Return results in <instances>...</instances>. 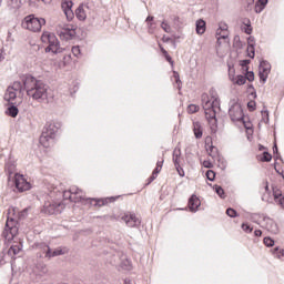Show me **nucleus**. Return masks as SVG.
<instances>
[{
    "label": "nucleus",
    "mask_w": 284,
    "mask_h": 284,
    "mask_svg": "<svg viewBox=\"0 0 284 284\" xmlns=\"http://www.w3.org/2000/svg\"><path fill=\"white\" fill-rule=\"evenodd\" d=\"M21 80L30 99L38 103H48V90L50 87L43 80H39L32 74H23Z\"/></svg>",
    "instance_id": "f257e3e1"
},
{
    "label": "nucleus",
    "mask_w": 284,
    "mask_h": 284,
    "mask_svg": "<svg viewBox=\"0 0 284 284\" xmlns=\"http://www.w3.org/2000/svg\"><path fill=\"white\" fill-rule=\"evenodd\" d=\"M62 125L59 121H49L45 123L40 136V143L43 148H50V141H54L57 132L61 130Z\"/></svg>",
    "instance_id": "f03ea898"
},
{
    "label": "nucleus",
    "mask_w": 284,
    "mask_h": 284,
    "mask_svg": "<svg viewBox=\"0 0 284 284\" xmlns=\"http://www.w3.org/2000/svg\"><path fill=\"white\" fill-rule=\"evenodd\" d=\"M42 43H48V47L44 49L47 53L52 52V54H61L63 48H61V42L59 38L50 31H44L41 36Z\"/></svg>",
    "instance_id": "7ed1b4c3"
},
{
    "label": "nucleus",
    "mask_w": 284,
    "mask_h": 284,
    "mask_svg": "<svg viewBox=\"0 0 284 284\" xmlns=\"http://www.w3.org/2000/svg\"><path fill=\"white\" fill-rule=\"evenodd\" d=\"M23 28L30 30L31 32H41V28L45 26L44 18H37L34 14H29L24 18L22 22Z\"/></svg>",
    "instance_id": "20e7f679"
},
{
    "label": "nucleus",
    "mask_w": 284,
    "mask_h": 284,
    "mask_svg": "<svg viewBox=\"0 0 284 284\" xmlns=\"http://www.w3.org/2000/svg\"><path fill=\"white\" fill-rule=\"evenodd\" d=\"M205 119L209 122L212 134L219 132V120L216 119V110L210 109V104H202Z\"/></svg>",
    "instance_id": "39448f33"
},
{
    "label": "nucleus",
    "mask_w": 284,
    "mask_h": 284,
    "mask_svg": "<svg viewBox=\"0 0 284 284\" xmlns=\"http://www.w3.org/2000/svg\"><path fill=\"white\" fill-rule=\"evenodd\" d=\"M231 106L229 109V115L231 121H243L245 123V113H243V106L236 102V100L231 101Z\"/></svg>",
    "instance_id": "423d86ee"
},
{
    "label": "nucleus",
    "mask_w": 284,
    "mask_h": 284,
    "mask_svg": "<svg viewBox=\"0 0 284 284\" xmlns=\"http://www.w3.org/2000/svg\"><path fill=\"white\" fill-rule=\"evenodd\" d=\"M14 187L18 190V192H28V190L32 189V184L26 180V176L20 173H14L13 179H11Z\"/></svg>",
    "instance_id": "0eeeda50"
},
{
    "label": "nucleus",
    "mask_w": 284,
    "mask_h": 284,
    "mask_svg": "<svg viewBox=\"0 0 284 284\" xmlns=\"http://www.w3.org/2000/svg\"><path fill=\"white\" fill-rule=\"evenodd\" d=\"M37 248L41 250L42 254H44V258H48L49 261L50 258H54L55 256H63L62 248L52 250L47 243L37 244Z\"/></svg>",
    "instance_id": "6e6552de"
},
{
    "label": "nucleus",
    "mask_w": 284,
    "mask_h": 284,
    "mask_svg": "<svg viewBox=\"0 0 284 284\" xmlns=\"http://www.w3.org/2000/svg\"><path fill=\"white\" fill-rule=\"evenodd\" d=\"M41 212L49 216H52V214H61V203L47 201L44 202Z\"/></svg>",
    "instance_id": "1a4fd4ad"
},
{
    "label": "nucleus",
    "mask_w": 284,
    "mask_h": 284,
    "mask_svg": "<svg viewBox=\"0 0 284 284\" xmlns=\"http://www.w3.org/2000/svg\"><path fill=\"white\" fill-rule=\"evenodd\" d=\"M212 101L207 98V94L202 95V105H209V109L213 110H221V100H219V97L214 95V92L211 91Z\"/></svg>",
    "instance_id": "9d476101"
},
{
    "label": "nucleus",
    "mask_w": 284,
    "mask_h": 284,
    "mask_svg": "<svg viewBox=\"0 0 284 284\" xmlns=\"http://www.w3.org/2000/svg\"><path fill=\"white\" fill-rule=\"evenodd\" d=\"M73 6H74V2H72V0H62L61 2V8L68 21H72L74 19V11H72Z\"/></svg>",
    "instance_id": "9b49d317"
},
{
    "label": "nucleus",
    "mask_w": 284,
    "mask_h": 284,
    "mask_svg": "<svg viewBox=\"0 0 284 284\" xmlns=\"http://www.w3.org/2000/svg\"><path fill=\"white\" fill-rule=\"evenodd\" d=\"M6 232L11 235L9 239H14L19 233V227H17V221L12 217H8L4 226Z\"/></svg>",
    "instance_id": "f8f14e48"
},
{
    "label": "nucleus",
    "mask_w": 284,
    "mask_h": 284,
    "mask_svg": "<svg viewBox=\"0 0 284 284\" xmlns=\"http://www.w3.org/2000/svg\"><path fill=\"white\" fill-rule=\"evenodd\" d=\"M118 199H120V195L103 197V199H90V201H91V203H94L93 205L95 207H103V205L114 203V201H118Z\"/></svg>",
    "instance_id": "ddd939ff"
},
{
    "label": "nucleus",
    "mask_w": 284,
    "mask_h": 284,
    "mask_svg": "<svg viewBox=\"0 0 284 284\" xmlns=\"http://www.w3.org/2000/svg\"><path fill=\"white\" fill-rule=\"evenodd\" d=\"M122 221L126 223L128 227H139L141 225V220L134 213L122 216Z\"/></svg>",
    "instance_id": "4468645a"
},
{
    "label": "nucleus",
    "mask_w": 284,
    "mask_h": 284,
    "mask_svg": "<svg viewBox=\"0 0 284 284\" xmlns=\"http://www.w3.org/2000/svg\"><path fill=\"white\" fill-rule=\"evenodd\" d=\"M189 211L195 214V212H199V207H201V200L196 194H192L187 202Z\"/></svg>",
    "instance_id": "2eb2a0df"
},
{
    "label": "nucleus",
    "mask_w": 284,
    "mask_h": 284,
    "mask_svg": "<svg viewBox=\"0 0 284 284\" xmlns=\"http://www.w3.org/2000/svg\"><path fill=\"white\" fill-rule=\"evenodd\" d=\"M263 221L266 223V229L272 234H278V224L272 217L263 215Z\"/></svg>",
    "instance_id": "dca6fc26"
},
{
    "label": "nucleus",
    "mask_w": 284,
    "mask_h": 284,
    "mask_svg": "<svg viewBox=\"0 0 284 284\" xmlns=\"http://www.w3.org/2000/svg\"><path fill=\"white\" fill-rule=\"evenodd\" d=\"M6 173L8 175V181H12L14 179V174H17V165L13 162H7L4 165Z\"/></svg>",
    "instance_id": "f3484780"
},
{
    "label": "nucleus",
    "mask_w": 284,
    "mask_h": 284,
    "mask_svg": "<svg viewBox=\"0 0 284 284\" xmlns=\"http://www.w3.org/2000/svg\"><path fill=\"white\" fill-rule=\"evenodd\" d=\"M206 28H207V24H206L205 20L199 19L195 22V32H196V34H205Z\"/></svg>",
    "instance_id": "a211bd4d"
},
{
    "label": "nucleus",
    "mask_w": 284,
    "mask_h": 284,
    "mask_svg": "<svg viewBox=\"0 0 284 284\" xmlns=\"http://www.w3.org/2000/svg\"><path fill=\"white\" fill-rule=\"evenodd\" d=\"M193 132L195 139H203V126L201 122H193Z\"/></svg>",
    "instance_id": "6ab92c4d"
},
{
    "label": "nucleus",
    "mask_w": 284,
    "mask_h": 284,
    "mask_svg": "<svg viewBox=\"0 0 284 284\" xmlns=\"http://www.w3.org/2000/svg\"><path fill=\"white\" fill-rule=\"evenodd\" d=\"M181 148L176 146L173 150L172 161L174 165H181Z\"/></svg>",
    "instance_id": "aec40b11"
},
{
    "label": "nucleus",
    "mask_w": 284,
    "mask_h": 284,
    "mask_svg": "<svg viewBox=\"0 0 284 284\" xmlns=\"http://www.w3.org/2000/svg\"><path fill=\"white\" fill-rule=\"evenodd\" d=\"M6 113L8 114V116H11L12 119H17V116L19 115V108H17V105H14L13 103H11L8 108Z\"/></svg>",
    "instance_id": "412c9836"
},
{
    "label": "nucleus",
    "mask_w": 284,
    "mask_h": 284,
    "mask_svg": "<svg viewBox=\"0 0 284 284\" xmlns=\"http://www.w3.org/2000/svg\"><path fill=\"white\" fill-rule=\"evenodd\" d=\"M75 17L79 21H85V19H88V16L85 14V9H83V4H80L75 10Z\"/></svg>",
    "instance_id": "4be33fe9"
},
{
    "label": "nucleus",
    "mask_w": 284,
    "mask_h": 284,
    "mask_svg": "<svg viewBox=\"0 0 284 284\" xmlns=\"http://www.w3.org/2000/svg\"><path fill=\"white\" fill-rule=\"evenodd\" d=\"M61 34H63V37H65V39H74V37L77 36V29L67 27L63 29Z\"/></svg>",
    "instance_id": "5701e85b"
},
{
    "label": "nucleus",
    "mask_w": 284,
    "mask_h": 284,
    "mask_svg": "<svg viewBox=\"0 0 284 284\" xmlns=\"http://www.w3.org/2000/svg\"><path fill=\"white\" fill-rule=\"evenodd\" d=\"M258 68H260V71L262 72H266L268 74L270 72H272V64H270L267 60H261Z\"/></svg>",
    "instance_id": "b1692460"
},
{
    "label": "nucleus",
    "mask_w": 284,
    "mask_h": 284,
    "mask_svg": "<svg viewBox=\"0 0 284 284\" xmlns=\"http://www.w3.org/2000/svg\"><path fill=\"white\" fill-rule=\"evenodd\" d=\"M77 194H79V187L72 186L69 189V191H65L63 193V196H64V199H69L70 201H73L72 195L77 196Z\"/></svg>",
    "instance_id": "393cba45"
},
{
    "label": "nucleus",
    "mask_w": 284,
    "mask_h": 284,
    "mask_svg": "<svg viewBox=\"0 0 284 284\" xmlns=\"http://www.w3.org/2000/svg\"><path fill=\"white\" fill-rule=\"evenodd\" d=\"M17 99V91L11 89L10 87L7 89V92L4 93V101H14Z\"/></svg>",
    "instance_id": "a878e982"
},
{
    "label": "nucleus",
    "mask_w": 284,
    "mask_h": 284,
    "mask_svg": "<svg viewBox=\"0 0 284 284\" xmlns=\"http://www.w3.org/2000/svg\"><path fill=\"white\" fill-rule=\"evenodd\" d=\"M9 88L14 92H23V90H26V87L23 85V80L13 82V84Z\"/></svg>",
    "instance_id": "bb28decb"
},
{
    "label": "nucleus",
    "mask_w": 284,
    "mask_h": 284,
    "mask_svg": "<svg viewBox=\"0 0 284 284\" xmlns=\"http://www.w3.org/2000/svg\"><path fill=\"white\" fill-rule=\"evenodd\" d=\"M271 253L275 258H284V248H281L280 246H275L273 250H271Z\"/></svg>",
    "instance_id": "cd10ccee"
},
{
    "label": "nucleus",
    "mask_w": 284,
    "mask_h": 284,
    "mask_svg": "<svg viewBox=\"0 0 284 284\" xmlns=\"http://www.w3.org/2000/svg\"><path fill=\"white\" fill-rule=\"evenodd\" d=\"M246 52L250 59H254L256 57V44H247Z\"/></svg>",
    "instance_id": "c85d7f7f"
},
{
    "label": "nucleus",
    "mask_w": 284,
    "mask_h": 284,
    "mask_svg": "<svg viewBox=\"0 0 284 284\" xmlns=\"http://www.w3.org/2000/svg\"><path fill=\"white\" fill-rule=\"evenodd\" d=\"M214 192L220 196V199H225V190H223V186L214 184L213 185Z\"/></svg>",
    "instance_id": "c756f323"
},
{
    "label": "nucleus",
    "mask_w": 284,
    "mask_h": 284,
    "mask_svg": "<svg viewBox=\"0 0 284 284\" xmlns=\"http://www.w3.org/2000/svg\"><path fill=\"white\" fill-rule=\"evenodd\" d=\"M233 83H234L235 85H245V83H247V80H246L245 75H243V74H237V75H236V79L234 78Z\"/></svg>",
    "instance_id": "7c9ffc66"
},
{
    "label": "nucleus",
    "mask_w": 284,
    "mask_h": 284,
    "mask_svg": "<svg viewBox=\"0 0 284 284\" xmlns=\"http://www.w3.org/2000/svg\"><path fill=\"white\" fill-rule=\"evenodd\" d=\"M243 23L245 26L244 29H243V32L245 34H252V31H253L252 21L250 19H246Z\"/></svg>",
    "instance_id": "2f4dec72"
},
{
    "label": "nucleus",
    "mask_w": 284,
    "mask_h": 284,
    "mask_svg": "<svg viewBox=\"0 0 284 284\" xmlns=\"http://www.w3.org/2000/svg\"><path fill=\"white\" fill-rule=\"evenodd\" d=\"M173 79L178 84V90H181L183 82L181 81V75L179 74V71H173Z\"/></svg>",
    "instance_id": "473e14b6"
},
{
    "label": "nucleus",
    "mask_w": 284,
    "mask_h": 284,
    "mask_svg": "<svg viewBox=\"0 0 284 284\" xmlns=\"http://www.w3.org/2000/svg\"><path fill=\"white\" fill-rule=\"evenodd\" d=\"M272 190H273V196L275 202H277L280 199H283V192H281L278 187L273 186Z\"/></svg>",
    "instance_id": "72a5a7b5"
},
{
    "label": "nucleus",
    "mask_w": 284,
    "mask_h": 284,
    "mask_svg": "<svg viewBox=\"0 0 284 284\" xmlns=\"http://www.w3.org/2000/svg\"><path fill=\"white\" fill-rule=\"evenodd\" d=\"M250 63H252V60L250 59H244L240 61V65L244 70V72H247V70H250Z\"/></svg>",
    "instance_id": "f704fd0d"
},
{
    "label": "nucleus",
    "mask_w": 284,
    "mask_h": 284,
    "mask_svg": "<svg viewBox=\"0 0 284 284\" xmlns=\"http://www.w3.org/2000/svg\"><path fill=\"white\" fill-rule=\"evenodd\" d=\"M263 243L266 247H274L276 242L271 236H265Z\"/></svg>",
    "instance_id": "c9c22d12"
},
{
    "label": "nucleus",
    "mask_w": 284,
    "mask_h": 284,
    "mask_svg": "<svg viewBox=\"0 0 284 284\" xmlns=\"http://www.w3.org/2000/svg\"><path fill=\"white\" fill-rule=\"evenodd\" d=\"M262 122L270 123V111L267 109L261 111Z\"/></svg>",
    "instance_id": "e433bc0d"
},
{
    "label": "nucleus",
    "mask_w": 284,
    "mask_h": 284,
    "mask_svg": "<svg viewBox=\"0 0 284 284\" xmlns=\"http://www.w3.org/2000/svg\"><path fill=\"white\" fill-rule=\"evenodd\" d=\"M261 161H262V163H270V161H272V155L270 154V152L264 151L262 153Z\"/></svg>",
    "instance_id": "4c0bfd02"
},
{
    "label": "nucleus",
    "mask_w": 284,
    "mask_h": 284,
    "mask_svg": "<svg viewBox=\"0 0 284 284\" xmlns=\"http://www.w3.org/2000/svg\"><path fill=\"white\" fill-rule=\"evenodd\" d=\"M258 77L261 83H267V77H270V73L258 70Z\"/></svg>",
    "instance_id": "58836bf2"
},
{
    "label": "nucleus",
    "mask_w": 284,
    "mask_h": 284,
    "mask_svg": "<svg viewBox=\"0 0 284 284\" xmlns=\"http://www.w3.org/2000/svg\"><path fill=\"white\" fill-rule=\"evenodd\" d=\"M199 110H201V108L196 104H189V106H187L189 114H196V112H199Z\"/></svg>",
    "instance_id": "ea45409f"
},
{
    "label": "nucleus",
    "mask_w": 284,
    "mask_h": 284,
    "mask_svg": "<svg viewBox=\"0 0 284 284\" xmlns=\"http://www.w3.org/2000/svg\"><path fill=\"white\" fill-rule=\"evenodd\" d=\"M226 214L230 216V219H236V216H239V212L232 207L226 209Z\"/></svg>",
    "instance_id": "a19ab883"
},
{
    "label": "nucleus",
    "mask_w": 284,
    "mask_h": 284,
    "mask_svg": "<svg viewBox=\"0 0 284 284\" xmlns=\"http://www.w3.org/2000/svg\"><path fill=\"white\" fill-rule=\"evenodd\" d=\"M207 181H214L216 179V172L207 170L205 173Z\"/></svg>",
    "instance_id": "79ce46f5"
},
{
    "label": "nucleus",
    "mask_w": 284,
    "mask_h": 284,
    "mask_svg": "<svg viewBox=\"0 0 284 284\" xmlns=\"http://www.w3.org/2000/svg\"><path fill=\"white\" fill-rule=\"evenodd\" d=\"M265 6L258 3V2H255V8H254V12L256 14H261V12H263L265 10Z\"/></svg>",
    "instance_id": "37998d69"
},
{
    "label": "nucleus",
    "mask_w": 284,
    "mask_h": 284,
    "mask_svg": "<svg viewBox=\"0 0 284 284\" xmlns=\"http://www.w3.org/2000/svg\"><path fill=\"white\" fill-rule=\"evenodd\" d=\"M242 230L246 233V234H252L253 232V227L248 224V223H242Z\"/></svg>",
    "instance_id": "c03bdc74"
},
{
    "label": "nucleus",
    "mask_w": 284,
    "mask_h": 284,
    "mask_svg": "<svg viewBox=\"0 0 284 284\" xmlns=\"http://www.w3.org/2000/svg\"><path fill=\"white\" fill-rule=\"evenodd\" d=\"M19 252H21V246H10L9 248V254H13L14 256H17V254H19Z\"/></svg>",
    "instance_id": "a18cd8bd"
},
{
    "label": "nucleus",
    "mask_w": 284,
    "mask_h": 284,
    "mask_svg": "<svg viewBox=\"0 0 284 284\" xmlns=\"http://www.w3.org/2000/svg\"><path fill=\"white\" fill-rule=\"evenodd\" d=\"M246 73H245V79H246V81H248L250 83H252L253 81H254V71H250V70H247V71H245Z\"/></svg>",
    "instance_id": "49530a36"
},
{
    "label": "nucleus",
    "mask_w": 284,
    "mask_h": 284,
    "mask_svg": "<svg viewBox=\"0 0 284 284\" xmlns=\"http://www.w3.org/2000/svg\"><path fill=\"white\" fill-rule=\"evenodd\" d=\"M122 267L123 270L130 272V270H132V262L130 260H125L124 262H122Z\"/></svg>",
    "instance_id": "de8ad7c7"
},
{
    "label": "nucleus",
    "mask_w": 284,
    "mask_h": 284,
    "mask_svg": "<svg viewBox=\"0 0 284 284\" xmlns=\"http://www.w3.org/2000/svg\"><path fill=\"white\" fill-rule=\"evenodd\" d=\"M224 32H227V24L226 23L220 24L219 29L216 30V36H219L221 33H224Z\"/></svg>",
    "instance_id": "09e8293b"
},
{
    "label": "nucleus",
    "mask_w": 284,
    "mask_h": 284,
    "mask_svg": "<svg viewBox=\"0 0 284 284\" xmlns=\"http://www.w3.org/2000/svg\"><path fill=\"white\" fill-rule=\"evenodd\" d=\"M161 28H162V30H164V32H166V33L172 32V28H171L170 24H169L168 22H165V21H162Z\"/></svg>",
    "instance_id": "8fccbe9b"
},
{
    "label": "nucleus",
    "mask_w": 284,
    "mask_h": 284,
    "mask_svg": "<svg viewBox=\"0 0 284 284\" xmlns=\"http://www.w3.org/2000/svg\"><path fill=\"white\" fill-rule=\"evenodd\" d=\"M247 108L250 112H254V110H256V101L251 100L250 102H247Z\"/></svg>",
    "instance_id": "3c124183"
},
{
    "label": "nucleus",
    "mask_w": 284,
    "mask_h": 284,
    "mask_svg": "<svg viewBox=\"0 0 284 284\" xmlns=\"http://www.w3.org/2000/svg\"><path fill=\"white\" fill-rule=\"evenodd\" d=\"M179 176H185V171L183 170V168L181 166V164L174 165Z\"/></svg>",
    "instance_id": "603ef678"
},
{
    "label": "nucleus",
    "mask_w": 284,
    "mask_h": 284,
    "mask_svg": "<svg viewBox=\"0 0 284 284\" xmlns=\"http://www.w3.org/2000/svg\"><path fill=\"white\" fill-rule=\"evenodd\" d=\"M221 39H223L224 41L229 39V34L227 32L221 33L217 36V43L219 45H221Z\"/></svg>",
    "instance_id": "864d4df0"
},
{
    "label": "nucleus",
    "mask_w": 284,
    "mask_h": 284,
    "mask_svg": "<svg viewBox=\"0 0 284 284\" xmlns=\"http://www.w3.org/2000/svg\"><path fill=\"white\" fill-rule=\"evenodd\" d=\"M11 6L16 10H19V8H21V0H11Z\"/></svg>",
    "instance_id": "5fc2aeb1"
},
{
    "label": "nucleus",
    "mask_w": 284,
    "mask_h": 284,
    "mask_svg": "<svg viewBox=\"0 0 284 284\" xmlns=\"http://www.w3.org/2000/svg\"><path fill=\"white\" fill-rule=\"evenodd\" d=\"M209 150H210V156H216V153L219 152V149H216V146L210 145Z\"/></svg>",
    "instance_id": "6e6d98bb"
},
{
    "label": "nucleus",
    "mask_w": 284,
    "mask_h": 284,
    "mask_svg": "<svg viewBox=\"0 0 284 284\" xmlns=\"http://www.w3.org/2000/svg\"><path fill=\"white\" fill-rule=\"evenodd\" d=\"M146 26H148L149 33L154 34V26H156V23L155 22H149V23H146Z\"/></svg>",
    "instance_id": "4d7b16f0"
},
{
    "label": "nucleus",
    "mask_w": 284,
    "mask_h": 284,
    "mask_svg": "<svg viewBox=\"0 0 284 284\" xmlns=\"http://www.w3.org/2000/svg\"><path fill=\"white\" fill-rule=\"evenodd\" d=\"M164 59L170 63V65H172V68H174V60H172V55L170 53L164 55Z\"/></svg>",
    "instance_id": "13d9d810"
},
{
    "label": "nucleus",
    "mask_w": 284,
    "mask_h": 284,
    "mask_svg": "<svg viewBox=\"0 0 284 284\" xmlns=\"http://www.w3.org/2000/svg\"><path fill=\"white\" fill-rule=\"evenodd\" d=\"M247 45H256V39L253 36L247 38Z\"/></svg>",
    "instance_id": "bf43d9fd"
},
{
    "label": "nucleus",
    "mask_w": 284,
    "mask_h": 284,
    "mask_svg": "<svg viewBox=\"0 0 284 284\" xmlns=\"http://www.w3.org/2000/svg\"><path fill=\"white\" fill-rule=\"evenodd\" d=\"M72 54H74L75 57H79V54H81V48L80 47H73L72 48Z\"/></svg>",
    "instance_id": "052dcab7"
},
{
    "label": "nucleus",
    "mask_w": 284,
    "mask_h": 284,
    "mask_svg": "<svg viewBox=\"0 0 284 284\" xmlns=\"http://www.w3.org/2000/svg\"><path fill=\"white\" fill-rule=\"evenodd\" d=\"M246 10H252V6H254V0H246Z\"/></svg>",
    "instance_id": "680f3d73"
},
{
    "label": "nucleus",
    "mask_w": 284,
    "mask_h": 284,
    "mask_svg": "<svg viewBox=\"0 0 284 284\" xmlns=\"http://www.w3.org/2000/svg\"><path fill=\"white\" fill-rule=\"evenodd\" d=\"M155 179H156V176L153 175V173H152L151 176L148 179L146 185H150V183H153Z\"/></svg>",
    "instance_id": "e2e57ef3"
},
{
    "label": "nucleus",
    "mask_w": 284,
    "mask_h": 284,
    "mask_svg": "<svg viewBox=\"0 0 284 284\" xmlns=\"http://www.w3.org/2000/svg\"><path fill=\"white\" fill-rule=\"evenodd\" d=\"M160 173H161V169L159 166H155L152 174L155 175V176H159Z\"/></svg>",
    "instance_id": "0e129e2a"
},
{
    "label": "nucleus",
    "mask_w": 284,
    "mask_h": 284,
    "mask_svg": "<svg viewBox=\"0 0 284 284\" xmlns=\"http://www.w3.org/2000/svg\"><path fill=\"white\" fill-rule=\"evenodd\" d=\"M145 22H146V23H154V17H153V16H149V17L145 19Z\"/></svg>",
    "instance_id": "69168bd1"
},
{
    "label": "nucleus",
    "mask_w": 284,
    "mask_h": 284,
    "mask_svg": "<svg viewBox=\"0 0 284 284\" xmlns=\"http://www.w3.org/2000/svg\"><path fill=\"white\" fill-rule=\"evenodd\" d=\"M278 145L276 143H274L273 145V154H278Z\"/></svg>",
    "instance_id": "338daca9"
},
{
    "label": "nucleus",
    "mask_w": 284,
    "mask_h": 284,
    "mask_svg": "<svg viewBox=\"0 0 284 284\" xmlns=\"http://www.w3.org/2000/svg\"><path fill=\"white\" fill-rule=\"evenodd\" d=\"M276 203H278V205L284 210V196H282Z\"/></svg>",
    "instance_id": "774afa93"
}]
</instances>
